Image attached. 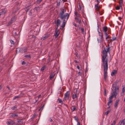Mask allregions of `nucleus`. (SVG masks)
Masks as SVG:
<instances>
[{
  "instance_id": "obj_30",
  "label": "nucleus",
  "mask_w": 125,
  "mask_h": 125,
  "mask_svg": "<svg viewBox=\"0 0 125 125\" xmlns=\"http://www.w3.org/2000/svg\"><path fill=\"white\" fill-rule=\"evenodd\" d=\"M55 74H51L50 76V79H51L52 78H53Z\"/></svg>"
},
{
  "instance_id": "obj_6",
  "label": "nucleus",
  "mask_w": 125,
  "mask_h": 125,
  "mask_svg": "<svg viewBox=\"0 0 125 125\" xmlns=\"http://www.w3.org/2000/svg\"><path fill=\"white\" fill-rule=\"evenodd\" d=\"M115 34H113L112 35V39L107 40L108 41H109L110 42L112 43L113 41L116 40V37H115Z\"/></svg>"
},
{
  "instance_id": "obj_18",
  "label": "nucleus",
  "mask_w": 125,
  "mask_h": 125,
  "mask_svg": "<svg viewBox=\"0 0 125 125\" xmlns=\"http://www.w3.org/2000/svg\"><path fill=\"white\" fill-rule=\"evenodd\" d=\"M117 71L115 70H114L113 71V72L111 73V75L112 76H113L115 74L117 73Z\"/></svg>"
},
{
  "instance_id": "obj_50",
  "label": "nucleus",
  "mask_w": 125,
  "mask_h": 125,
  "mask_svg": "<svg viewBox=\"0 0 125 125\" xmlns=\"http://www.w3.org/2000/svg\"><path fill=\"white\" fill-rule=\"evenodd\" d=\"M119 4H120V6H119L120 8L121 7V8L122 9V3H119Z\"/></svg>"
},
{
  "instance_id": "obj_64",
  "label": "nucleus",
  "mask_w": 125,
  "mask_h": 125,
  "mask_svg": "<svg viewBox=\"0 0 125 125\" xmlns=\"http://www.w3.org/2000/svg\"><path fill=\"white\" fill-rule=\"evenodd\" d=\"M77 125H80V124L79 122H77Z\"/></svg>"
},
{
  "instance_id": "obj_2",
  "label": "nucleus",
  "mask_w": 125,
  "mask_h": 125,
  "mask_svg": "<svg viewBox=\"0 0 125 125\" xmlns=\"http://www.w3.org/2000/svg\"><path fill=\"white\" fill-rule=\"evenodd\" d=\"M119 93V88L118 87H115V89H113L112 90L111 94L112 95L109 97V100H111L113 97L116 98L117 94Z\"/></svg>"
},
{
  "instance_id": "obj_60",
  "label": "nucleus",
  "mask_w": 125,
  "mask_h": 125,
  "mask_svg": "<svg viewBox=\"0 0 125 125\" xmlns=\"http://www.w3.org/2000/svg\"><path fill=\"white\" fill-rule=\"evenodd\" d=\"M97 1V2H100L101 1V0H96Z\"/></svg>"
},
{
  "instance_id": "obj_46",
  "label": "nucleus",
  "mask_w": 125,
  "mask_h": 125,
  "mask_svg": "<svg viewBox=\"0 0 125 125\" xmlns=\"http://www.w3.org/2000/svg\"><path fill=\"white\" fill-rule=\"evenodd\" d=\"M120 7L119 6L116 7L115 8L116 10H119L120 9Z\"/></svg>"
},
{
  "instance_id": "obj_56",
  "label": "nucleus",
  "mask_w": 125,
  "mask_h": 125,
  "mask_svg": "<svg viewBox=\"0 0 125 125\" xmlns=\"http://www.w3.org/2000/svg\"><path fill=\"white\" fill-rule=\"evenodd\" d=\"M49 121L51 122H52V119L51 118L49 119Z\"/></svg>"
},
{
  "instance_id": "obj_19",
  "label": "nucleus",
  "mask_w": 125,
  "mask_h": 125,
  "mask_svg": "<svg viewBox=\"0 0 125 125\" xmlns=\"http://www.w3.org/2000/svg\"><path fill=\"white\" fill-rule=\"evenodd\" d=\"M61 22V21L60 20L58 19L57 20L56 22V24L58 27L60 25Z\"/></svg>"
},
{
  "instance_id": "obj_44",
  "label": "nucleus",
  "mask_w": 125,
  "mask_h": 125,
  "mask_svg": "<svg viewBox=\"0 0 125 125\" xmlns=\"http://www.w3.org/2000/svg\"><path fill=\"white\" fill-rule=\"evenodd\" d=\"M115 120L113 121V123L111 124V125H115Z\"/></svg>"
},
{
  "instance_id": "obj_8",
  "label": "nucleus",
  "mask_w": 125,
  "mask_h": 125,
  "mask_svg": "<svg viewBox=\"0 0 125 125\" xmlns=\"http://www.w3.org/2000/svg\"><path fill=\"white\" fill-rule=\"evenodd\" d=\"M65 19H64L63 20V21L62 23L61 26L63 28H64L65 27L66 23L67 20V19H66V20Z\"/></svg>"
},
{
  "instance_id": "obj_16",
  "label": "nucleus",
  "mask_w": 125,
  "mask_h": 125,
  "mask_svg": "<svg viewBox=\"0 0 125 125\" xmlns=\"http://www.w3.org/2000/svg\"><path fill=\"white\" fill-rule=\"evenodd\" d=\"M49 35L48 34L45 35L44 36L42 37L41 39H43V40H45L48 38L49 37Z\"/></svg>"
},
{
  "instance_id": "obj_63",
  "label": "nucleus",
  "mask_w": 125,
  "mask_h": 125,
  "mask_svg": "<svg viewBox=\"0 0 125 125\" xmlns=\"http://www.w3.org/2000/svg\"><path fill=\"white\" fill-rule=\"evenodd\" d=\"M124 113H125V106L124 107Z\"/></svg>"
},
{
  "instance_id": "obj_23",
  "label": "nucleus",
  "mask_w": 125,
  "mask_h": 125,
  "mask_svg": "<svg viewBox=\"0 0 125 125\" xmlns=\"http://www.w3.org/2000/svg\"><path fill=\"white\" fill-rule=\"evenodd\" d=\"M57 100L58 101V103H61L62 104H63V102H62V100L60 98H58V99Z\"/></svg>"
},
{
  "instance_id": "obj_59",
  "label": "nucleus",
  "mask_w": 125,
  "mask_h": 125,
  "mask_svg": "<svg viewBox=\"0 0 125 125\" xmlns=\"http://www.w3.org/2000/svg\"><path fill=\"white\" fill-rule=\"evenodd\" d=\"M124 93H121V96H123L124 95Z\"/></svg>"
},
{
  "instance_id": "obj_25",
  "label": "nucleus",
  "mask_w": 125,
  "mask_h": 125,
  "mask_svg": "<svg viewBox=\"0 0 125 125\" xmlns=\"http://www.w3.org/2000/svg\"><path fill=\"white\" fill-rule=\"evenodd\" d=\"M17 106H14L12 107L11 108V109L12 110H17Z\"/></svg>"
},
{
  "instance_id": "obj_36",
  "label": "nucleus",
  "mask_w": 125,
  "mask_h": 125,
  "mask_svg": "<svg viewBox=\"0 0 125 125\" xmlns=\"http://www.w3.org/2000/svg\"><path fill=\"white\" fill-rule=\"evenodd\" d=\"M40 8V7H37L35 8L34 10H36L37 11L39 10Z\"/></svg>"
},
{
  "instance_id": "obj_31",
  "label": "nucleus",
  "mask_w": 125,
  "mask_h": 125,
  "mask_svg": "<svg viewBox=\"0 0 125 125\" xmlns=\"http://www.w3.org/2000/svg\"><path fill=\"white\" fill-rule=\"evenodd\" d=\"M13 22H12V21H10L8 23L7 25V26H9L11 24H12Z\"/></svg>"
},
{
  "instance_id": "obj_20",
  "label": "nucleus",
  "mask_w": 125,
  "mask_h": 125,
  "mask_svg": "<svg viewBox=\"0 0 125 125\" xmlns=\"http://www.w3.org/2000/svg\"><path fill=\"white\" fill-rule=\"evenodd\" d=\"M95 10L97 11H99V9L101 8L100 6H95Z\"/></svg>"
},
{
  "instance_id": "obj_7",
  "label": "nucleus",
  "mask_w": 125,
  "mask_h": 125,
  "mask_svg": "<svg viewBox=\"0 0 125 125\" xmlns=\"http://www.w3.org/2000/svg\"><path fill=\"white\" fill-rule=\"evenodd\" d=\"M10 116L11 117L15 118L16 117H18V115L14 113H10Z\"/></svg>"
},
{
  "instance_id": "obj_11",
  "label": "nucleus",
  "mask_w": 125,
  "mask_h": 125,
  "mask_svg": "<svg viewBox=\"0 0 125 125\" xmlns=\"http://www.w3.org/2000/svg\"><path fill=\"white\" fill-rule=\"evenodd\" d=\"M118 82V80H116V81L114 83V84H113V85H114L113 86V88H114V89H115V87H118L119 88V87L118 86H117V84Z\"/></svg>"
},
{
  "instance_id": "obj_58",
  "label": "nucleus",
  "mask_w": 125,
  "mask_h": 125,
  "mask_svg": "<svg viewBox=\"0 0 125 125\" xmlns=\"http://www.w3.org/2000/svg\"><path fill=\"white\" fill-rule=\"evenodd\" d=\"M78 75H80L81 74V73L80 71L78 73Z\"/></svg>"
},
{
  "instance_id": "obj_3",
  "label": "nucleus",
  "mask_w": 125,
  "mask_h": 125,
  "mask_svg": "<svg viewBox=\"0 0 125 125\" xmlns=\"http://www.w3.org/2000/svg\"><path fill=\"white\" fill-rule=\"evenodd\" d=\"M66 11L64 9H63L62 10L60 13L59 16L61 19L63 20L66 19V17H67V20H68L69 16V14L66 13V14L64 15V13Z\"/></svg>"
},
{
  "instance_id": "obj_1",
  "label": "nucleus",
  "mask_w": 125,
  "mask_h": 125,
  "mask_svg": "<svg viewBox=\"0 0 125 125\" xmlns=\"http://www.w3.org/2000/svg\"><path fill=\"white\" fill-rule=\"evenodd\" d=\"M110 47H109V45L108 44L107 51H106L104 48L102 52V65L104 67V79L105 81H106V79L107 76V71L108 69V60L107 58H106V57L107 56V52H108L109 53H110Z\"/></svg>"
},
{
  "instance_id": "obj_48",
  "label": "nucleus",
  "mask_w": 125,
  "mask_h": 125,
  "mask_svg": "<svg viewBox=\"0 0 125 125\" xmlns=\"http://www.w3.org/2000/svg\"><path fill=\"white\" fill-rule=\"evenodd\" d=\"M110 36L109 35H108L106 37V40H107V38L110 39Z\"/></svg>"
},
{
  "instance_id": "obj_5",
  "label": "nucleus",
  "mask_w": 125,
  "mask_h": 125,
  "mask_svg": "<svg viewBox=\"0 0 125 125\" xmlns=\"http://www.w3.org/2000/svg\"><path fill=\"white\" fill-rule=\"evenodd\" d=\"M70 93L69 91H67L65 94L63 100L66 101L68 100L69 98Z\"/></svg>"
},
{
  "instance_id": "obj_22",
  "label": "nucleus",
  "mask_w": 125,
  "mask_h": 125,
  "mask_svg": "<svg viewBox=\"0 0 125 125\" xmlns=\"http://www.w3.org/2000/svg\"><path fill=\"white\" fill-rule=\"evenodd\" d=\"M122 123H123V125H124L125 124V119L122 120L121 122H120L119 123V124L121 125Z\"/></svg>"
},
{
  "instance_id": "obj_26",
  "label": "nucleus",
  "mask_w": 125,
  "mask_h": 125,
  "mask_svg": "<svg viewBox=\"0 0 125 125\" xmlns=\"http://www.w3.org/2000/svg\"><path fill=\"white\" fill-rule=\"evenodd\" d=\"M46 67V65H44L42 67L41 69V71H43L45 69Z\"/></svg>"
},
{
  "instance_id": "obj_12",
  "label": "nucleus",
  "mask_w": 125,
  "mask_h": 125,
  "mask_svg": "<svg viewBox=\"0 0 125 125\" xmlns=\"http://www.w3.org/2000/svg\"><path fill=\"white\" fill-rule=\"evenodd\" d=\"M99 35L100 37V39L101 41H103V34L102 32H100L98 31Z\"/></svg>"
},
{
  "instance_id": "obj_21",
  "label": "nucleus",
  "mask_w": 125,
  "mask_h": 125,
  "mask_svg": "<svg viewBox=\"0 0 125 125\" xmlns=\"http://www.w3.org/2000/svg\"><path fill=\"white\" fill-rule=\"evenodd\" d=\"M72 97L73 99H74L75 98H77L78 96H77L76 94H73L72 95Z\"/></svg>"
},
{
  "instance_id": "obj_33",
  "label": "nucleus",
  "mask_w": 125,
  "mask_h": 125,
  "mask_svg": "<svg viewBox=\"0 0 125 125\" xmlns=\"http://www.w3.org/2000/svg\"><path fill=\"white\" fill-rule=\"evenodd\" d=\"M21 97V96L20 95H18L17 96H15L14 98H13V100H14L16 99V98H20Z\"/></svg>"
},
{
  "instance_id": "obj_37",
  "label": "nucleus",
  "mask_w": 125,
  "mask_h": 125,
  "mask_svg": "<svg viewBox=\"0 0 125 125\" xmlns=\"http://www.w3.org/2000/svg\"><path fill=\"white\" fill-rule=\"evenodd\" d=\"M43 0H37L36 2L38 4H39Z\"/></svg>"
},
{
  "instance_id": "obj_61",
  "label": "nucleus",
  "mask_w": 125,
  "mask_h": 125,
  "mask_svg": "<svg viewBox=\"0 0 125 125\" xmlns=\"http://www.w3.org/2000/svg\"><path fill=\"white\" fill-rule=\"evenodd\" d=\"M99 2H98L95 5V6H98V5H99Z\"/></svg>"
},
{
  "instance_id": "obj_42",
  "label": "nucleus",
  "mask_w": 125,
  "mask_h": 125,
  "mask_svg": "<svg viewBox=\"0 0 125 125\" xmlns=\"http://www.w3.org/2000/svg\"><path fill=\"white\" fill-rule=\"evenodd\" d=\"M24 57H26L31 58V56L30 55H26L24 56Z\"/></svg>"
},
{
  "instance_id": "obj_4",
  "label": "nucleus",
  "mask_w": 125,
  "mask_h": 125,
  "mask_svg": "<svg viewBox=\"0 0 125 125\" xmlns=\"http://www.w3.org/2000/svg\"><path fill=\"white\" fill-rule=\"evenodd\" d=\"M27 47H23V48H17L16 50V53L21 52L22 53H24L27 51Z\"/></svg>"
},
{
  "instance_id": "obj_54",
  "label": "nucleus",
  "mask_w": 125,
  "mask_h": 125,
  "mask_svg": "<svg viewBox=\"0 0 125 125\" xmlns=\"http://www.w3.org/2000/svg\"><path fill=\"white\" fill-rule=\"evenodd\" d=\"M74 62H75L76 63H78L79 62L78 61H77V60H74Z\"/></svg>"
},
{
  "instance_id": "obj_41",
  "label": "nucleus",
  "mask_w": 125,
  "mask_h": 125,
  "mask_svg": "<svg viewBox=\"0 0 125 125\" xmlns=\"http://www.w3.org/2000/svg\"><path fill=\"white\" fill-rule=\"evenodd\" d=\"M73 25H74V26L75 27H78L79 26L78 25H77L74 22H73Z\"/></svg>"
},
{
  "instance_id": "obj_24",
  "label": "nucleus",
  "mask_w": 125,
  "mask_h": 125,
  "mask_svg": "<svg viewBox=\"0 0 125 125\" xmlns=\"http://www.w3.org/2000/svg\"><path fill=\"white\" fill-rule=\"evenodd\" d=\"M72 109L73 111L75 110L76 109L75 106H72Z\"/></svg>"
},
{
  "instance_id": "obj_57",
  "label": "nucleus",
  "mask_w": 125,
  "mask_h": 125,
  "mask_svg": "<svg viewBox=\"0 0 125 125\" xmlns=\"http://www.w3.org/2000/svg\"><path fill=\"white\" fill-rule=\"evenodd\" d=\"M120 1L119 3H122L123 2V1L122 0H120Z\"/></svg>"
},
{
  "instance_id": "obj_28",
  "label": "nucleus",
  "mask_w": 125,
  "mask_h": 125,
  "mask_svg": "<svg viewBox=\"0 0 125 125\" xmlns=\"http://www.w3.org/2000/svg\"><path fill=\"white\" fill-rule=\"evenodd\" d=\"M10 124L13 125L15 123V122L14 121L11 120L10 121Z\"/></svg>"
},
{
  "instance_id": "obj_15",
  "label": "nucleus",
  "mask_w": 125,
  "mask_h": 125,
  "mask_svg": "<svg viewBox=\"0 0 125 125\" xmlns=\"http://www.w3.org/2000/svg\"><path fill=\"white\" fill-rule=\"evenodd\" d=\"M119 99H118L117 100H116L115 101V108H117V107L118 105V104L119 102Z\"/></svg>"
},
{
  "instance_id": "obj_14",
  "label": "nucleus",
  "mask_w": 125,
  "mask_h": 125,
  "mask_svg": "<svg viewBox=\"0 0 125 125\" xmlns=\"http://www.w3.org/2000/svg\"><path fill=\"white\" fill-rule=\"evenodd\" d=\"M102 28L103 31V32H106L108 30V28L106 26H105L104 27H103Z\"/></svg>"
},
{
  "instance_id": "obj_43",
  "label": "nucleus",
  "mask_w": 125,
  "mask_h": 125,
  "mask_svg": "<svg viewBox=\"0 0 125 125\" xmlns=\"http://www.w3.org/2000/svg\"><path fill=\"white\" fill-rule=\"evenodd\" d=\"M106 89H104V95L105 96H106Z\"/></svg>"
},
{
  "instance_id": "obj_51",
  "label": "nucleus",
  "mask_w": 125,
  "mask_h": 125,
  "mask_svg": "<svg viewBox=\"0 0 125 125\" xmlns=\"http://www.w3.org/2000/svg\"><path fill=\"white\" fill-rule=\"evenodd\" d=\"M104 32L105 36V37H106L108 35V34L107 33V32Z\"/></svg>"
},
{
  "instance_id": "obj_47",
  "label": "nucleus",
  "mask_w": 125,
  "mask_h": 125,
  "mask_svg": "<svg viewBox=\"0 0 125 125\" xmlns=\"http://www.w3.org/2000/svg\"><path fill=\"white\" fill-rule=\"evenodd\" d=\"M75 56L77 57H78L79 55L78 54L77 52H75Z\"/></svg>"
},
{
  "instance_id": "obj_32",
  "label": "nucleus",
  "mask_w": 125,
  "mask_h": 125,
  "mask_svg": "<svg viewBox=\"0 0 125 125\" xmlns=\"http://www.w3.org/2000/svg\"><path fill=\"white\" fill-rule=\"evenodd\" d=\"M13 22H12V21H10L8 23L7 25V26H9L11 24H12Z\"/></svg>"
},
{
  "instance_id": "obj_53",
  "label": "nucleus",
  "mask_w": 125,
  "mask_h": 125,
  "mask_svg": "<svg viewBox=\"0 0 125 125\" xmlns=\"http://www.w3.org/2000/svg\"><path fill=\"white\" fill-rule=\"evenodd\" d=\"M77 68L79 69V70L80 71L81 70H80V66L78 65L77 67Z\"/></svg>"
},
{
  "instance_id": "obj_27",
  "label": "nucleus",
  "mask_w": 125,
  "mask_h": 125,
  "mask_svg": "<svg viewBox=\"0 0 125 125\" xmlns=\"http://www.w3.org/2000/svg\"><path fill=\"white\" fill-rule=\"evenodd\" d=\"M16 18L15 17H12L11 18V21H12V22H13L14 21L16 20Z\"/></svg>"
},
{
  "instance_id": "obj_29",
  "label": "nucleus",
  "mask_w": 125,
  "mask_h": 125,
  "mask_svg": "<svg viewBox=\"0 0 125 125\" xmlns=\"http://www.w3.org/2000/svg\"><path fill=\"white\" fill-rule=\"evenodd\" d=\"M74 14L75 15H76L77 17H79L80 15L78 13L77 11H75L74 12Z\"/></svg>"
},
{
  "instance_id": "obj_9",
  "label": "nucleus",
  "mask_w": 125,
  "mask_h": 125,
  "mask_svg": "<svg viewBox=\"0 0 125 125\" xmlns=\"http://www.w3.org/2000/svg\"><path fill=\"white\" fill-rule=\"evenodd\" d=\"M57 28L56 29L55 31V33L54 35L55 38H57L59 36V33H58V30H57Z\"/></svg>"
},
{
  "instance_id": "obj_62",
  "label": "nucleus",
  "mask_w": 125,
  "mask_h": 125,
  "mask_svg": "<svg viewBox=\"0 0 125 125\" xmlns=\"http://www.w3.org/2000/svg\"><path fill=\"white\" fill-rule=\"evenodd\" d=\"M41 95H39L38 96V99L40 98V97H41Z\"/></svg>"
},
{
  "instance_id": "obj_13",
  "label": "nucleus",
  "mask_w": 125,
  "mask_h": 125,
  "mask_svg": "<svg viewBox=\"0 0 125 125\" xmlns=\"http://www.w3.org/2000/svg\"><path fill=\"white\" fill-rule=\"evenodd\" d=\"M29 39H31L32 41H34L36 39V37L33 35L29 36Z\"/></svg>"
},
{
  "instance_id": "obj_17",
  "label": "nucleus",
  "mask_w": 125,
  "mask_h": 125,
  "mask_svg": "<svg viewBox=\"0 0 125 125\" xmlns=\"http://www.w3.org/2000/svg\"><path fill=\"white\" fill-rule=\"evenodd\" d=\"M0 12V16L2 14H4L6 13V10H2Z\"/></svg>"
},
{
  "instance_id": "obj_49",
  "label": "nucleus",
  "mask_w": 125,
  "mask_h": 125,
  "mask_svg": "<svg viewBox=\"0 0 125 125\" xmlns=\"http://www.w3.org/2000/svg\"><path fill=\"white\" fill-rule=\"evenodd\" d=\"M122 91H125V87L124 86H123Z\"/></svg>"
},
{
  "instance_id": "obj_38",
  "label": "nucleus",
  "mask_w": 125,
  "mask_h": 125,
  "mask_svg": "<svg viewBox=\"0 0 125 125\" xmlns=\"http://www.w3.org/2000/svg\"><path fill=\"white\" fill-rule=\"evenodd\" d=\"M79 29H80L81 31L82 32V33H83L84 32V29L83 28H79Z\"/></svg>"
},
{
  "instance_id": "obj_35",
  "label": "nucleus",
  "mask_w": 125,
  "mask_h": 125,
  "mask_svg": "<svg viewBox=\"0 0 125 125\" xmlns=\"http://www.w3.org/2000/svg\"><path fill=\"white\" fill-rule=\"evenodd\" d=\"M44 105H43L41 108L39 109V111H40L41 110L42 111L44 108Z\"/></svg>"
},
{
  "instance_id": "obj_34",
  "label": "nucleus",
  "mask_w": 125,
  "mask_h": 125,
  "mask_svg": "<svg viewBox=\"0 0 125 125\" xmlns=\"http://www.w3.org/2000/svg\"><path fill=\"white\" fill-rule=\"evenodd\" d=\"M112 100H110L109 102L108 103V104H108V106H109L110 104L112 103Z\"/></svg>"
},
{
  "instance_id": "obj_45",
  "label": "nucleus",
  "mask_w": 125,
  "mask_h": 125,
  "mask_svg": "<svg viewBox=\"0 0 125 125\" xmlns=\"http://www.w3.org/2000/svg\"><path fill=\"white\" fill-rule=\"evenodd\" d=\"M109 110H108V111H107V112H105V114L106 115H108V113H109Z\"/></svg>"
},
{
  "instance_id": "obj_39",
  "label": "nucleus",
  "mask_w": 125,
  "mask_h": 125,
  "mask_svg": "<svg viewBox=\"0 0 125 125\" xmlns=\"http://www.w3.org/2000/svg\"><path fill=\"white\" fill-rule=\"evenodd\" d=\"M74 118L75 120L77 122H78V117H77L76 116H75L74 117Z\"/></svg>"
},
{
  "instance_id": "obj_10",
  "label": "nucleus",
  "mask_w": 125,
  "mask_h": 125,
  "mask_svg": "<svg viewBox=\"0 0 125 125\" xmlns=\"http://www.w3.org/2000/svg\"><path fill=\"white\" fill-rule=\"evenodd\" d=\"M74 19L75 20H77V21H76L79 24L81 23V19H79V17H75Z\"/></svg>"
},
{
  "instance_id": "obj_52",
  "label": "nucleus",
  "mask_w": 125,
  "mask_h": 125,
  "mask_svg": "<svg viewBox=\"0 0 125 125\" xmlns=\"http://www.w3.org/2000/svg\"><path fill=\"white\" fill-rule=\"evenodd\" d=\"M6 124L8 125H9L10 124V121H7L6 122Z\"/></svg>"
},
{
  "instance_id": "obj_55",
  "label": "nucleus",
  "mask_w": 125,
  "mask_h": 125,
  "mask_svg": "<svg viewBox=\"0 0 125 125\" xmlns=\"http://www.w3.org/2000/svg\"><path fill=\"white\" fill-rule=\"evenodd\" d=\"M22 65H23V64H25V62L24 61H23V62H22Z\"/></svg>"
},
{
  "instance_id": "obj_40",
  "label": "nucleus",
  "mask_w": 125,
  "mask_h": 125,
  "mask_svg": "<svg viewBox=\"0 0 125 125\" xmlns=\"http://www.w3.org/2000/svg\"><path fill=\"white\" fill-rule=\"evenodd\" d=\"M10 42L13 45H14L15 44V42L11 40H10Z\"/></svg>"
}]
</instances>
